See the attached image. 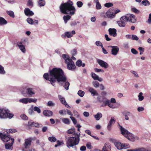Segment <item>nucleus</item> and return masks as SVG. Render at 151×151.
<instances>
[{"label": "nucleus", "mask_w": 151, "mask_h": 151, "mask_svg": "<svg viewBox=\"0 0 151 151\" xmlns=\"http://www.w3.org/2000/svg\"><path fill=\"white\" fill-rule=\"evenodd\" d=\"M92 77L94 80H97L100 82H101L103 81V79L101 78H99L98 76L94 73H91Z\"/></svg>", "instance_id": "22"}, {"label": "nucleus", "mask_w": 151, "mask_h": 151, "mask_svg": "<svg viewBox=\"0 0 151 151\" xmlns=\"http://www.w3.org/2000/svg\"><path fill=\"white\" fill-rule=\"evenodd\" d=\"M75 31L74 30H73L71 32H66L64 33V34L62 35L61 37L63 38H65L66 37L69 38L72 37L73 35L75 34Z\"/></svg>", "instance_id": "12"}, {"label": "nucleus", "mask_w": 151, "mask_h": 151, "mask_svg": "<svg viewBox=\"0 0 151 151\" xmlns=\"http://www.w3.org/2000/svg\"><path fill=\"white\" fill-rule=\"evenodd\" d=\"M80 135V133L78 132L76 134V136L68 137L67 135H65V138L67 146L69 148L71 147H73L74 146L77 145L79 142Z\"/></svg>", "instance_id": "4"}, {"label": "nucleus", "mask_w": 151, "mask_h": 151, "mask_svg": "<svg viewBox=\"0 0 151 151\" xmlns=\"http://www.w3.org/2000/svg\"><path fill=\"white\" fill-rule=\"evenodd\" d=\"M62 57L65 60V63H66V61L68 60H70L71 59L69 57V56L66 54H63L62 55Z\"/></svg>", "instance_id": "36"}, {"label": "nucleus", "mask_w": 151, "mask_h": 151, "mask_svg": "<svg viewBox=\"0 0 151 151\" xmlns=\"http://www.w3.org/2000/svg\"><path fill=\"white\" fill-rule=\"evenodd\" d=\"M95 71L96 72H101L102 73H104V71L103 69H98L96 68L95 69Z\"/></svg>", "instance_id": "62"}, {"label": "nucleus", "mask_w": 151, "mask_h": 151, "mask_svg": "<svg viewBox=\"0 0 151 151\" xmlns=\"http://www.w3.org/2000/svg\"><path fill=\"white\" fill-rule=\"evenodd\" d=\"M110 146L109 143H106L103 148V151H110Z\"/></svg>", "instance_id": "27"}, {"label": "nucleus", "mask_w": 151, "mask_h": 151, "mask_svg": "<svg viewBox=\"0 0 151 151\" xmlns=\"http://www.w3.org/2000/svg\"><path fill=\"white\" fill-rule=\"evenodd\" d=\"M108 47L111 48V52L112 55L115 56L117 55L119 50V48L118 46L111 45L109 46Z\"/></svg>", "instance_id": "11"}, {"label": "nucleus", "mask_w": 151, "mask_h": 151, "mask_svg": "<svg viewBox=\"0 0 151 151\" xmlns=\"http://www.w3.org/2000/svg\"><path fill=\"white\" fill-rule=\"evenodd\" d=\"M62 122L64 124H70V121L67 118H64L62 119Z\"/></svg>", "instance_id": "39"}, {"label": "nucleus", "mask_w": 151, "mask_h": 151, "mask_svg": "<svg viewBox=\"0 0 151 151\" xmlns=\"http://www.w3.org/2000/svg\"><path fill=\"white\" fill-rule=\"evenodd\" d=\"M28 101L29 103H31L32 102L36 103L37 101V99L35 98H28Z\"/></svg>", "instance_id": "44"}, {"label": "nucleus", "mask_w": 151, "mask_h": 151, "mask_svg": "<svg viewBox=\"0 0 151 151\" xmlns=\"http://www.w3.org/2000/svg\"><path fill=\"white\" fill-rule=\"evenodd\" d=\"M106 15L108 18L111 19L114 18L115 16L114 13H111L109 11H108L106 12Z\"/></svg>", "instance_id": "29"}, {"label": "nucleus", "mask_w": 151, "mask_h": 151, "mask_svg": "<svg viewBox=\"0 0 151 151\" xmlns=\"http://www.w3.org/2000/svg\"><path fill=\"white\" fill-rule=\"evenodd\" d=\"M113 6V4L111 3L110 2H108L104 4V6L107 8L110 7L112 6Z\"/></svg>", "instance_id": "46"}, {"label": "nucleus", "mask_w": 151, "mask_h": 151, "mask_svg": "<svg viewBox=\"0 0 151 151\" xmlns=\"http://www.w3.org/2000/svg\"><path fill=\"white\" fill-rule=\"evenodd\" d=\"M95 44L96 46H101V47H103L102 43L99 41H97L96 42Z\"/></svg>", "instance_id": "58"}, {"label": "nucleus", "mask_w": 151, "mask_h": 151, "mask_svg": "<svg viewBox=\"0 0 151 151\" xmlns=\"http://www.w3.org/2000/svg\"><path fill=\"white\" fill-rule=\"evenodd\" d=\"M93 1L96 4V8L97 10H100L101 9V6L99 0H94Z\"/></svg>", "instance_id": "28"}, {"label": "nucleus", "mask_w": 151, "mask_h": 151, "mask_svg": "<svg viewBox=\"0 0 151 151\" xmlns=\"http://www.w3.org/2000/svg\"><path fill=\"white\" fill-rule=\"evenodd\" d=\"M33 106H31V108L29 109L28 110V113L30 115H32L34 113V110L33 109Z\"/></svg>", "instance_id": "50"}, {"label": "nucleus", "mask_w": 151, "mask_h": 151, "mask_svg": "<svg viewBox=\"0 0 151 151\" xmlns=\"http://www.w3.org/2000/svg\"><path fill=\"white\" fill-rule=\"evenodd\" d=\"M48 140L51 142H54L57 141L56 138L54 137H50L48 138Z\"/></svg>", "instance_id": "41"}, {"label": "nucleus", "mask_w": 151, "mask_h": 151, "mask_svg": "<svg viewBox=\"0 0 151 151\" xmlns=\"http://www.w3.org/2000/svg\"><path fill=\"white\" fill-rule=\"evenodd\" d=\"M120 130L122 134L126 137H127L129 132L125 128L123 127L122 126L119 125Z\"/></svg>", "instance_id": "17"}, {"label": "nucleus", "mask_w": 151, "mask_h": 151, "mask_svg": "<svg viewBox=\"0 0 151 151\" xmlns=\"http://www.w3.org/2000/svg\"><path fill=\"white\" fill-rule=\"evenodd\" d=\"M32 127H42V125L41 124H38L37 123L33 122Z\"/></svg>", "instance_id": "43"}, {"label": "nucleus", "mask_w": 151, "mask_h": 151, "mask_svg": "<svg viewBox=\"0 0 151 151\" xmlns=\"http://www.w3.org/2000/svg\"><path fill=\"white\" fill-rule=\"evenodd\" d=\"M65 63L67 65L68 69L70 70H73L76 68L74 63L72 59L70 60H67Z\"/></svg>", "instance_id": "9"}, {"label": "nucleus", "mask_w": 151, "mask_h": 151, "mask_svg": "<svg viewBox=\"0 0 151 151\" xmlns=\"http://www.w3.org/2000/svg\"><path fill=\"white\" fill-rule=\"evenodd\" d=\"M76 64L78 67H81L82 66L83 67H84L85 66V63H82V61L80 60H79L76 61Z\"/></svg>", "instance_id": "32"}, {"label": "nucleus", "mask_w": 151, "mask_h": 151, "mask_svg": "<svg viewBox=\"0 0 151 151\" xmlns=\"http://www.w3.org/2000/svg\"><path fill=\"white\" fill-rule=\"evenodd\" d=\"M97 62L101 67L104 68L106 69L109 67V64L106 62L102 60L97 59Z\"/></svg>", "instance_id": "10"}, {"label": "nucleus", "mask_w": 151, "mask_h": 151, "mask_svg": "<svg viewBox=\"0 0 151 151\" xmlns=\"http://www.w3.org/2000/svg\"><path fill=\"white\" fill-rule=\"evenodd\" d=\"M130 113L129 112H127L125 113L124 115L125 116V119L126 120H129L128 116H130Z\"/></svg>", "instance_id": "52"}, {"label": "nucleus", "mask_w": 151, "mask_h": 151, "mask_svg": "<svg viewBox=\"0 0 151 151\" xmlns=\"http://www.w3.org/2000/svg\"><path fill=\"white\" fill-rule=\"evenodd\" d=\"M26 42L28 43L27 40L23 39L21 41L18 42L17 43V46L20 50L23 53H25L26 52V49L24 45Z\"/></svg>", "instance_id": "6"}, {"label": "nucleus", "mask_w": 151, "mask_h": 151, "mask_svg": "<svg viewBox=\"0 0 151 151\" xmlns=\"http://www.w3.org/2000/svg\"><path fill=\"white\" fill-rule=\"evenodd\" d=\"M92 84L93 86L96 88L99 87V83L98 81H93Z\"/></svg>", "instance_id": "49"}, {"label": "nucleus", "mask_w": 151, "mask_h": 151, "mask_svg": "<svg viewBox=\"0 0 151 151\" xmlns=\"http://www.w3.org/2000/svg\"><path fill=\"white\" fill-rule=\"evenodd\" d=\"M33 110L37 112L40 114L41 112V111L40 109L39 108V107L35 106L33 108Z\"/></svg>", "instance_id": "45"}, {"label": "nucleus", "mask_w": 151, "mask_h": 151, "mask_svg": "<svg viewBox=\"0 0 151 151\" xmlns=\"http://www.w3.org/2000/svg\"><path fill=\"white\" fill-rule=\"evenodd\" d=\"M66 111L65 110H60L59 111V113L61 115H65Z\"/></svg>", "instance_id": "61"}, {"label": "nucleus", "mask_w": 151, "mask_h": 151, "mask_svg": "<svg viewBox=\"0 0 151 151\" xmlns=\"http://www.w3.org/2000/svg\"><path fill=\"white\" fill-rule=\"evenodd\" d=\"M27 5L30 7H32L33 6V4L32 2V0H29L27 2Z\"/></svg>", "instance_id": "42"}, {"label": "nucleus", "mask_w": 151, "mask_h": 151, "mask_svg": "<svg viewBox=\"0 0 151 151\" xmlns=\"http://www.w3.org/2000/svg\"><path fill=\"white\" fill-rule=\"evenodd\" d=\"M27 93L30 96H32L35 94L34 89L31 88H28L27 89Z\"/></svg>", "instance_id": "18"}, {"label": "nucleus", "mask_w": 151, "mask_h": 151, "mask_svg": "<svg viewBox=\"0 0 151 151\" xmlns=\"http://www.w3.org/2000/svg\"><path fill=\"white\" fill-rule=\"evenodd\" d=\"M49 73H45L43 75V77L46 80L50 81L51 84L55 86V83L57 81L58 83H65L63 86L66 90L69 89L70 83L66 81L67 78L63 70L60 68H54L49 71Z\"/></svg>", "instance_id": "1"}, {"label": "nucleus", "mask_w": 151, "mask_h": 151, "mask_svg": "<svg viewBox=\"0 0 151 151\" xmlns=\"http://www.w3.org/2000/svg\"><path fill=\"white\" fill-rule=\"evenodd\" d=\"M7 23V21L3 18L0 17V25L6 24Z\"/></svg>", "instance_id": "35"}, {"label": "nucleus", "mask_w": 151, "mask_h": 151, "mask_svg": "<svg viewBox=\"0 0 151 151\" xmlns=\"http://www.w3.org/2000/svg\"><path fill=\"white\" fill-rule=\"evenodd\" d=\"M12 138L9 135H6L3 134L1 138V139L4 142H7L9 141H11V139Z\"/></svg>", "instance_id": "15"}, {"label": "nucleus", "mask_w": 151, "mask_h": 151, "mask_svg": "<svg viewBox=\"0 0 151 151\" xmlns=\"http://www.w3.org/2000/svg\"><path fill=\"white\" fill-rule=\"evenodd\" d=\"M109 35L114 37L116 36V30L114 28H109L108 29Z\"/></svg>", "instance_id": "16"}, {"label": "nucleus", "mask_w": 151, "mask_h": 151, "mask_svg": "<svg viewBox=\"0 0 151 151\" xmlns=\"http://www.w3.org/2000/svg\"><path fill=\"white\" fill-rule=\"evenodd\" d=\"M20 116L21 118L23 120H27L28 119L27 116L24 114H22Z\"/></svg>", "instance_id": "53"}, {"label": "nucleus", "mask_w": 151, "mask_h": 151, "mask_svg": "<svg viewBox=\"0 0 151 151\" xmlns=\"http://www.w3.org/2000/svg\"><path fill=\"white\" fill-rule=\"evenodd\" d=\"M55 104L52 101H49L47 103V105L49 106H53Z\"/></svg>", "instance_id": "51"}, {"label": "nucleus", "mask_w": 151, "mask_h": 151, "mask_svg": "<svg viewBox=\"0 0 151 151\" xmlns=\"http://www.w3.org/2000/svg\"><path fill=\"white\" fill-rule=\"evenodd\" d=\"M73 113L74 116H75L77 118H80V115L77 111L74 110L73 111Z\"/></svg>", "instance_id": "54"}, {"label": "nucleus", "mask_w": 151, "mask_h": 151, "mask_svg": "<svg viewBox=\"0 0 151 151\" xmlns=\"http://www.w3.org/2000/svg\"><path fill=\"white\" fill-rule=\"evenodd\" d=\"M128 139L132 142H134L135 140V137L133 134L130 132L129 133L127 137H126Z\"/></svg>", "instance_id": "25"}, {"label": "nucleus", "mask_w": 151, "mask_h": 151, "mask_svg": "<svg viewBox=\"0 0 151 151\" xmlns=\"http://www.w3.org/2000/svg\"><path fill=\"white\" fill-rule=\"evenodd\" d=\"M71 17L69 15H67L64 16L63 17V19L64 20V22L66 24L68 20L70 19Z\"/></svg>", "instance_id": "38"}, {"label": "nucleus", "mask_w": 151, "mask_h": 151, "mask_svg": "<svg viewBox=\"0 0 151 151\" xmlns=\"http://www.w3.org/2000/svg\"><path fill=\"white\" fill-rule=\"evenodd\" d=\"M27 21L29 24L32 25L34 24H37L38 22L37 20H35L34 21L31 18H28L27 19Z\"/></svg>", "instance_id": "21"}, {"label": "nucleus", "mask_w": 151, "mask_h": 151, "mask_svg": "<svg viewBox=\"0 0 151 151\" xmlns=\"http://www.w3.org/2000/svg\"><path fill=\"white\" fill-rule=\"evenodd\" d=\"M73 5V2L70 0L66 3H62L60 6V12L63 14L73 15L75 14L76 9Z\"/></svg>", "instance_id": "2"}, {"label": "nucleus", "mask_w": 151, "mask_h": 151, "mask_svg": "<svg viewBox=\"0 0 151 151\" xmlns=\"http://www.w3.org/2000/svg\"><path fill=\"white\" fill-rule=\"evenodd\" d=\"M102 116V114L100 112H98L96 114L94 115V117L97 121L99 120Z\"/></svg>", "instance_id": "33"}, {"label": "nucleus", "mask_w": 151, "mask_h": 151, "mask_svg": "<svg viewBox=\"0 0 151 151\" xmlns=\"http://www.w3.org/2000/svg\"><path fill=\"white\" fill-rule=\"evenodd\" d=\"M76 4L78 7L80 8L82 6L83 3L81 1H78L76 3Z\"/></svg>", "instance_id": "59"}, {"label": "nucleus", "mask_w": 151, "mask_h": 151, "mask_svg": "<svg viewBox=\"0 0 151 151\" xmlns=\"http://www.w3.org/2000/svg\"><path fill=\"white\" fill-rule=\"evenodd\" d=\"M70 118L71 119L72 121L73 122V124H76L77 123V122L75 119V118L73 117L70 116Z\"/></svg>", "instance_id": "60"}, {"label": "nucleus", "mask_w": 151, "mask_h": 151, "mask_svg": "<svg viewBox=\"0 0 151 151\" xmlns=\"http://www.w3.org/2000/svg\"><path fill=\"white\" fill-rule=\"evenodd\" d=\"M131 10L133 12L137 14H138L139 12V11L134 7H132Z\"/></svg>", "instance_id": "56"}, {"label": "nucleus", "mask_w": 151, "mask_h": 151, "mask_svg": "<svg viewBox=\"0 0 151 151\" xmlns=\"http://www.w3.org/2000/svg\"><path fill=\"white\" fill-rule=\"evenodd\" d=\"M131 72L134 75V76L136 77H139V76H138V74H137V72L135 71H133V70H131Z\"/></svg>", "instance_id": "63"}, {"label": "nucleus", "mask_w": 151, "mask_h": 151, "mask_svg": "<svg viewBox=\"0 0 151 151\" xmlns=\"http://www.w3.org/2000/svg\"><path fill=\"white\" fill-rule=\"evenodd\" d=\"M128 21L134 23L136 21V19L134 15L131 14H128L122 17L120 20L117 22L119 26L124 27L125 26L127 22Z\"/></svg>", "instance_id": "3"}, {"label": "nucleus", "mask_w": 151, "mask_h": 151, "mask_svg": "<svg viewBox=\"0 0 151 151\" xmlns=\"http://www.w3.org/2000/svg\"><path fill=\"white\" fill-rule=\"evenodd\" d=\"M88 90L91 93L93 96H94L95 95L98 96L99 95L97 91L92 88L89 87Z\"/></svg>", "instance_id": "23"}, {"label": "nucleus", "mask_w": 151, "mask_h": 151, "mask_svg": "<svg viewBox=\"0 0 151 151\" xmlns=\"http://www.w3.org/2000/svg\"><path fill=\"white\" fill-rule=\"evenodd\" d=\"M6 12L11 17L13 18L14 17L15 15L14 12L13 11H6Z\"/></svg>", "instance_id": "40"}, {"label": "nucleus", "mask_w": 151, "mask_h": 151, "mask_svg": "<svg viewBox=\"0 0 151 151\" xmlns=\"http://www.w3.org/2000/svg\"><path fill=\"white\" fill-rule=\"evenodd\" d=\"M131 39L133 40H139V38L136 35H132L131 36Z\"/></svg>", "instance_id": "57"}, {"label": "nucleus", "mask_w": 151, "mask_h": 151, "mask_svg": "<svg viewBox=\"0 0 151 151\" xmlns=\"http://www.w3.org/2000/svg\"><path fill=\"white\" fill-rule=\"evenodd\" d=\"M24 13L25 15L28 17L32 16L34 14L32 11L28 8L25 9Z\"/></svg>", "instance_id": "14"}, {"label": "nucleus", "mask_w": 151, "mask_h": 151, "mask_svg": "<svg viewBox=\"0 0 151 151\" xmlns=\"http://www.w3.org/2000/svg\"><path fill=\"white\" fill-rule=\"evenodd\" d=\"M14 142V139H11V142L5 144V147L6 149L12 150L13 148L12 145Z\"/></svg>", "instance_id": "13"}, {"label": "nucleus", "mask_w": 151, "mask_h": 151, "mask_svg": "<svg viewBox=\"0 0 151 151\" xmlns=\"http://www.w3.org/2000/svg\"><path fill=\"white\" fill-rule=\"evenodd\" d=\"M131 52L133 54L136 55L137 54L138 52L134 48H132L131 50Z\"/></svg>", "instance_id": "64"}, {"label": "nucleus", "mask_w": 151, "mask_h": 151, "mask_svg": "<svg viewBox=\"0 0 151 151\" xmlns=\"http://www.w3.org/2000/svg\"><path fill=\"white\" fill-rule=\"evenodd\" d=\"M37 3L38 6L40 7L43 6L45 4V0H39L37 1Z\"/></svg>", "instance_id": "34"}, {"label": "nucleus", "mask_w": 151, "mask_h": 151, "mask_svg": "<svg viewBox=\"0 0 151 151\" xmlns=\"http://www.w3.org/2000/svg\"><path fill=\"white\" fill-rule=\"evenodd\" d=\"M31 142L32 140L30 138L27 139L25 140V143L24 144V146L25 148H28L30 146Z\"/></svg>", "instance_id": "20"}, {"label": "nucleus", "mask_w": 151, "mask_h": 151, "mask_svg": "<svg viewBox=\"0 0 151 151\" xmlns=\"http://www.w3.org/2000/svg\"><path fill=\"white\" fill-rule=\"evenodd\" d=\"M106 100L105 103L101 105V107H103L106 106H108L111 108L114 109L115 108V106L112 104L115 103L116 102V100L114 98H111L110 101L106 98Z\"/></svg>", "instance_id": "7"}, {"label": "nucleus", "mask_w": 151, "mask_h": 151, "mask_svg": "<svg viewBox=\"0 0 151 151\" xmlns=\"http://www.w3.org/2000/svg\"><path fill=\"white\" fill-rule=\"evenodd\" d=\"M19 101L20 103L24 104H27L29 103L28 98H23L19 100Z\"/></svg>", "instance_id": "31"}, {"label": "nucleus", "mask_w": 151, "mask_h": 151, "mask_svg": "<svg viewBox=\"0 0 151 151\" xmlns=\"http://www.w3.org/2000/svg\"><path fill=\"white\" fill-rule=\"evenodd\" d=\"M142 4L145 6H146L149 5L150 3L147 0H144L142 1Z\"/></svg>", "instance_id": "48"}, {"label": "nucleus", "mask_w": 151, "mask_h": 151, "mask_svg": "<svg viewBox=\"0 0 151 151\" xmlns=\"http://www.w3.org/2000/svg\"><path fill=\"white\" fill-rule=\"evenodd\" d=\"M115 122V120L114 117H111L107 126V129L109 130L110 131L111 130V125L114 124Z\"/></svg>", "instance_id": "19"}, {"label": "nucleus", "mask_w": 151, "mask_h": 151, "mask_svg": "<svg viewBox=\"0 0 151 151\" xmlns=\"http://www.w3.org/2000/svg\"><path fill=\"white\" fill-rule=\"evenodd\" d=\"M43 114L45 116H52L53 112L51 111L46 110L43 111Z\"/></svg>", "instance_id": "26"}, {"label": "nucleus", "mask_w": 151, "mask_h": 151, "mask_svg": "<svg viewBox=\"0 0 151 151\" xmlns=\"http://www.w3.org/2000/svg\"><path fill=\"white\" fill-rule=\"evenodd\" d=\"M75 129L74 128H72L67 131V133L68 134H72L73 135V136H76V134L78 133L75 132Z\"/></svg>", "instance_id": "24"}, {"label": "nucleus", "mask_w": 151, "mask_h": 151, "mask_svg": "<svg viewBox=\"0 0 151 151\" xmlns=\"http://www.w3.org/2000/svg\"><path fill=\"white\" fill-rule=\"evenodd\" d=\"M85 94V93L83 91L81 90H79L78 92V95L81 97H83Z\"/></svg>", "instance_id": "47"}, {"label": "nucleus", "mask_w": 151, "mask_h": 151, "mask_svg": "<svg viewBox=\"0 0 151 151\" xmlns=\"http://www.w3.org/2000/svg\"><path fill=\"white\" fill-rule=\"evenodd\" d=\"M58 98L60 101L63 104L66 102L65 98L62 96L59 95L58 96Z\"/></svg>", "instance_id": "37"}, {"label": "nucleus", "mask_w": 151, "mask_h": 151, "mask_svg": "<svg viewBox=\"0 0 151 151\" xmlns=\"http://www.w3.org/2000/svg\"><path fill=\"white\" fill-rule=\"evenodd\" d=\"M14 114L10 113L9 110L6 108H0V119L9 118L10 119L13 117Z\"/></svg>", "instance_id": "5"}, {"label": "nucleus", "mask_w": 151, "mask_h": 151, "mask_svg": "<svg viewBox=\"0 0 151 151\" xmlns=\"http://www.w3.org/2000/svg\"><path fill=\"white\" fill-rule=\"evenodd\" d=\"M5 73L4 67L0 65V74H4Z\"/></svg>", "instance_id": "55"}, {"label": "nucleus", "mask_w": 151, "mask_h": 151, "mask_svg": "<svg viewBox=\"0 0 151 151\" xmlns=\"http://www.w3.org/2000/svg\"><path fill=\"white\" fill-rule=\"evenodd\" d=\"M97 99L100 103H101L103 102L104 104L105 103V101L106 100V98L104 97H102L101 98V96H99L97 97Z\"/></svg>", "instance_id": "30"}, {"label": "nucleus", "mask_w": 151, "mask_h": 151, "mask_svg": "<svg viewBox=\"0 0 151 151\" xmlns=\"http://www.w3.org/2000/svg\"><path fill=\"white\" fill-rule=\"evenodd\" d=\"M115 146L119 150L122 149H126L129 147V145L127 144H123L121 142H114Z\"/></svg>", "instance_id": "8"}]
</instances>
